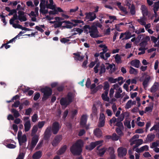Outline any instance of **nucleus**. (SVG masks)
I'll return each mask as SVG.
<instances>
[{"mask_svg":"<svg viewBox=\"0 0 159 159\" xmlns=\"http://www.w3.org/2000/svg\"><path fill=\"white\" fill-rule=\"evenodd\" d=\"M118 156L120 157L125 156L127 153V149L123 147H120L117 149Z\"/></svg>","mask_w":159,"mask_h":159,"instance_id":"8","label":"nucleus"},{"mask_svg":"<svg viewBox=\"0 0 159 159\" xmlns=\"http://www.w3.org/2000/svg\"><path fill=\"white\" fill-rule=\"evenodd\" d=\"M61 139V136H56L52 143V145L54 147L57 146L58 144Z\"/></svg>","mask_w":159,"mask_h":159,"instance_id":"15","label":"nucleus"},{"mask_svg":"<svg viewBox=\"0 0 159 159\" xmlns=\"http://www.w3.org/2000/svg\"><path fill=\"white\" fill-rule=\"evenodd\" d=\"M116 5L118 6L120 10L123 11L125 14H127L128 13V11H127L126 8L123 6H122L121 5V3L120 2H117Z\"/></svg>","mask_w":159,"mask_h":159,"instance_id":"23","label":"nucleus"},{"mask_svg":"<svg viewBox=\"0 0 159 159\" xmlns=\"http://www.w3.org/2000/svg\"><path fill=\"white\" fill-rule=\"evenodd\" d=\"M32 111V109L31 108H30L26 109L25 110V115H29L31 114Z\"/></svg>","mask_w":159,"mask_h":159,"instance_id":"60","label":"nucleus"},{"mask_svg":"<svg viewBox=\"0 0 159 159\" xmlns=\"http://www.w3.org/2000/svg\"><path fill=\"white\" fill-rule=\"evenodd\" d=\"M115 59L117 63H121L122 62L120 56L119 55V54H117L116 55Z\"/></svg>","mask_w":159,"mask_h":159,"instance_id":"44","label":"nucleus"},{"mask_svg":"<svg viewBox=\"0 0 159 159\" xmlns=\"http://www.w3.org/2000/svg\"><path fill=\"white\" fill-rule=\"evenodd\" d=\"M16 12V10L13 9L11 10V11L9 12V13L8 14V15L11 16V15H13V14L15 15L16 14H17Z\"/></svg>","mask_w":159,"mask_h":159,"instance_id":"61","label":"nucleus"},{"mask_svg":"<svg viewBox=\"0 0 159 159\" xmlns=\"http://www.w3.org/2000/svg\"><path fill=\"white\" fill-rule=\"evenodd\" d=\"M51 129V126H49L46 129L44 133V138L45 140H48L51 136L52 132Z\"/></svg>","mask_w":159,"mask_h":159,"instance_id":"10","label":"nucleus"},{"mask_svg":"<svg viewBox=\"0 0 159 159\" xmlns=\"http://www.w3.org/2000/svg\"><path fill=\"white\" fill-rule=\"evenodd\" d=\"M109 92L105 91L102 94V99H109V98L108 96Z\"/></svg>","mask_w":159,"mask_h":159,"instance_id":"36","label":"nucleus"},{"mask_svg":"<svg viewBox=\"0 0 159 159\" xmlns=\"http://www.w3.org/2000/svg\"><path fill=\"white\" fill-rule=\"evenodd\" d=\"M150 40V37L149 36H146L142 38V40L141 43H144L148 44V42Z\"/></svg>","mask_w":159,"mask_h":159,"instance_id":"41","label":"nucleus"},{"mask_svg":"<svg viewBox=\"0 0 159 159\" xmlns=\"http://www.w3.org/2000/svg\"><path fill=\"white\" fill-rule=\"evenodd\" d=\"M66 145L63 146L58 151L57 154L61 155L63 153L66 151Z\"/></svg>","mask_w":159,"mask_h":159,"instance_id":"38","label":"nucleus"},{"mask_svg":"<svg viewBox=\"0 0 159 159\" xmlns=\"http://www.w3.org/2000/svg\"><path fill=\"white\" fill-rule=\"evenodd\" d=\"M103 86L102 84H100L98 85L93 89V93L96 92L98 90L102 89L103 88Z\"/></svg>","mask_w":159,"mask_h":159,"instance_id":"45","label":"nucleus"},{"mask_svg":"<svg viewBox=\"0 0 159 159\" xmlns=\"http://www.w3.org/2000/svg\"><path fill=\"white\" fill-rule=\"evenodd\" d=\"M71 102V100H60V102L62 108L65 109Z\"/></svg>","mask_w":159,"mask_h":159,"instance_id":"14","label":"nucleus"},{"mask_svg":"<svg viewBox=\"0 0 159 159\" xmlns=\"http://www.w3.org/2000/svg\"><path fill=\"white\" fill-rule=\"evenodd\" d=\"M46 7L48 8H49L52 10L55 9V6L51 4H48L46 5Z\"/></svg>","mask_w":159,"mask_h":159,"instance_id":"62","label":"nucleus"},{"mask_svg":"<svg viewBox=\"0 0 159 159\" xmlns=\"http://www.w3.org/2000/svg\"><path fill=\"white\" fill-rule=\"evenodd\" d=\"M124 118V115L121 114L120 116L118 118L117 120L118 121H121L123 120Z\"/></svg>","mask_w":159,"mask_h":159,"instance_id":"63","label":"nucleus"},{"mask_svg":"<svg viewBox=\"0 0 159 159\" xmlns=\"http://www.w3.org/2000/svg\"><path fill=\"white\" fill-rule=\"evenodd\" d=\"M149 148L148 145H146L140 148L141 151H147L148 150Z\"/></svg>","mask_w":159,"mask_h":159,"instance_id":"53","label":"nucleus"},{"mask_svg":"<svg viewBox=\"0 0 159 159\" xmlns=\"http://www.w3.org/2000/svg\"><path fill=\"white\" fill-rule=\"evenodd\" d=\"M139 136L138 134L134 135L133 137L129 139V142H130V145H132L134 144H135L138 139L139 138Z\"/></svg>","mask_w":159,"mask_h":159,"instance_id":"17","label":"nucleus"},{"mask_svg":"<svg viewBox=\"0 0 159 159\" xmlns=\"http://www.w3.org/2000/svg\"><path fill=\"white\" fill-rule=\"evenodd\" d=\"M38 116L36 114H34L32 117V120L33 122H35L37 120Z\"/></svg>","mask_w":159,"mask_h":159,"instance_id":"50","label":"nucleus"},{"mask_svg":"<svg viewBox=\"0 0 159 159\" xmlns=\"http://www.w3.org/2000/svg\"><path fill=\"white\" fill-rule=\"evenodd\" d=\"M140 61L138 60H132L130 62V64L135 67L138 68L139 66Z\"/></svg>","mask_w":159,"mask_h":159,"instance_id":"22","label":"nucleus"},{"mask_svg":"<svg viewBox=\"0 0 159 159\" xmlns=\"http://www.w3.org/2000/svg\"><path fill=\"white\" fill-rule=\"evenodd\" d=\"M159 8V2H155L154 5L153 11L155 14L156 16L157 15V11L158 10Z\"/></svg>","mask_w":159,"mask_h":159,"instance_id":"32","label":"nucleus"},{"mask_svg":"<svg viewBox=\"0 0 159 159\" xmlns=\"http://www.w3.org/2000/svg\"><path fill=\"white\" fill-rule=\"evenodd\" d=\"M77 25L76 24H69V25H66L65 26H63V27L64 28H71L73 26H75Z\"/></svg>","mask_w":159,"mask_h":159,"instance_id":"57","label":"nucleus"},{"mask_svg":"<svg viewBox=\"0 0 159 159\" xmlns=\"http://www.w3.org/2000/svg\"><path fill=\"white\" fill-rule=\"evenodd\" d=\"M51 127V131L53 134H56L58 132L61 127L58 122H55L53 123Z\"/></svg>","mask_w":159,"mask_h":159,"instance_id":"6","label":"nucleus"},{"mask_svg":"<svg viewBox=\"0 0 159 159\" xmlns=\"http://www.w3.org/2000/svg\"><path fill=\"white\" fill-rule=\"evenodd\" d=\"M75 94L71 93H69L67 95L68 99H72L74 98Z\"/></svg>","mask_w":159,"mask_h":159,"instance_id":"51","label":"nucleus"},{"mask_svg":"<svg viewBox=\"0 0 159 159\" xmlns=\"http://www.w3.org/2000/svg\"><path fill=\"white\" fill-rule=\"evenodd\" d=\"M147 45L146 43L141 42L139 44L140 47L139 48V50L140 51L141 50H147L148 49L146 47Z\"/></svg>","mask_w":159,"mask_h":159,"instance_id":"31","label":"nucleus"},{"mask_svg":"<svg viewBox=\"0 0 159 159\" xmlns=\"http://www.w3.org/2000/svg\"><path fill=\"white\" fill-rule=\"evenodd\" d=\"M135 103L136 102L135 101H133L132 102V101L131 100H129L127 103L125 105V108L129 109L130 108L132 105H133L134 104H135Z\"/></svg>","mask_w":159,"mask_h":159,"instance_id":"33","label":"nucleus"},{"mask_svg":"<svg viewBox=\"0 0 159 159\" xmlns=\"http://www.w3.org/2000/svg\"><path fill=\"white\" fill-rule=\"evenodd\" d=\"M159 90V84L157 82H155L150 89V91L152 93H155Z\"/></svg>","mask_w":159,"mask_h":159,"instance_id":"16","label":"nucleus"},{"mask_svg":"<svg viewBox=\"0 0 159 159\" xmlns=\"http://www.w3.org/2000/svg\"><path fill=\"white\" fill-rule=\"evenodd\" d=\"M141 9L142 11L143 16H146L148 15V9L145 6L142 5L141 6Z\"/></svg>","mask_w":159,"mask_h":159,"instance_id":"19","label":"nucleus"},{"mask_svg":"<svg viewBox=\"0 0 159 159\" xmlns=\"http://www.w3.org/2000/svg\"><path fill=\"white\" fill-rule=\"evenodd\" d=\"M54 27L55 28L60 27L63 23V22L61 21H54Z\"/></svg>","mask_w":159,"mask_h":159,"instance_id":"43","label":"nucleus"},{"mask_svg":"<svg viewBox=\"0 0 159 159\" xmlns=\"http://www.w3.org/2000/svg\"><path fill=\"white\" fill-rule=\"evenodd\" d=\"M81 52H78L76 53H74L73 54L74 55L73 57L75 60L76 61H82L84 57V56H81L80 54Z\"/></svg>","mask_w":159,"mask_h":159,"instance_id":"12","label":"nucleus"},{"mask_svg":"<svg viewBox=\"0 0 159 159\" xmlns=\"http://www.w3.org/2000/svg\"><path fill=\"white\" fill-rule=\"evenodd\" d=\"M83 141L81 140H79L70 148V152L74 155H79L82 152V148L83 147Z\"/></svg>","mask_w":159,"mask_h":159,"instance_id":"1","label":"nucleus"},{"mask_svg":"<svg viewBox=\"0 0 159 159\" xmlns=\"http://www.w3.org/2000/svg\"><path fill=\"white\" fill-rule=\"evenodd\" d=\"M150 76H148L146 77L144 80L143 81V84L144 88L145 89L148 86V83L149 82L150 80Z\"/></svg>","mask_w":159,"mask_h":159,"instance_id":"28","label":"nucleus"},{"mask_svg":"<svg viewBox=\"0 0 159 159\" xmlns=\"http://www.w3.org/2000/svg\"><path fill=\"white\" fill-rule=\"evenodd\" d=\"M155 137V135L154 134H149L147 135V137L146 138V141L147 142H151L153 141Z\"/></svg>","mask_w":159,"mask_h":159,"instance_id":"21","label":"nucleus"},{"mask_svg":"<svg viewBox=\"0 0 159 159\" xmlns=\"http://www.w3.org/2000/svg\"><path fill=\"white\" fill-rule=\"evenodd\" d=\"M24 157V154L23 152H20L16 159H23Z\"/></svg>","mask_w":159,"mask_h":159,"instance_id":"64","label":"nucleus"},{"mask_svg":"<svg viewBox=\"0 0 159 159\" xmlns=\"http://www.w3.org/2000/svg\"><path fill=\"white\" fill-rule=\"evenodd\" d=\"M157 147H159V140H157L152 143V144L150 145V148H152Z\"/></svg>","mask_w":159,"mask_h":159,"instance_id":"39","label":"nucleus"},{"mask_svg":"<svg viewBox=\"0 0 159 159\" xmlns=\"http://www.w3.org/2000/svg\"><path fill=\"white\" fill-rule=\"evenodd\" d=\"M116 131L117 133L119 135V136H121L123 135V133L120 128H117L116 129Z\"/></svg>","mask_w":159,"mask_h":159,"instance_id":"54","label":"nucleus"},{"mask_svg":"<svg viewBox=\"0 0 159 159\" xmlns=\"http://www.w3.org/2000/svg\"><path fill=\"white\" fill-rule=\"evenodd\" d=\"M117 121V119L115 117H113L111 120H110L109 122V124L111 126H112V124L116 122Z\"/></svg>","mask_w":159,"mask_h":159,"instance_id":"55","label":"nucleus"},{"mask_svg":"<svg viewBox=\"0 0 159 159\" xmlns=\"http://www.w3.org/2000/svg\"><path fill=\"white\" fill-rule=\"evenodd\" d=\"M114 92V89H112V88H111L109 91V96L110 98V99H114L113 98V94Z\"/></svg>","mask_w":159,"mask_h":159,"instance_id":"47","label":"nucleus"},{"mask_svg":"<svg viewBox=\"0 0 159 159\" xmlns=\"http://www.w3.org/2000/svg\"><path fill=\"white\" fill-rule=\"evenodd\" d=\"M11 111L13 114V116L15 118H17L20 116L19 112L16 109H12L11 110Z\"/></svg>","mask_w":159,"mask_h":159,"instance_id":"30","label":"nucleus"},{"mask_svg":"<svg viewBox=\"0 0 159 159\" xmlns=\"http://www.w3.org/2000/svg\"><path fill=\"white\" fill-rule=\"evenodd\" d=\"M85 31H88L89 30L90 36L92 38H96L99 36L98 34V31L96 26L93 25L90 26L89 25H85L84 27Z\"/></svg>","mask_w":159,"mask_h":159,"instance_id":"3","label":"nucleus"},{"mask_svg":"<svg viewBox=\"0 0 159 159\" xmlns=\"http://www.w3.org/2000/svg\"><path fill=\"white\" fill-rule=\"evenodd\" d=\"M122 91L121 88H119L116 91L115 94V97L116 98H121L122 97V94L120 93Z\"/></svg>","mask_w":159,"mask_h":159,"instance_id":"20","label":"nucleus"},{"mask_svg":"<svg viewBox=\"0 0 159 159\" xmlns=\"http://www.w3.org/2000/svg\"><path fill=\"white\" fill-rule=\"evenodd\" d=\"M99 68L100 70V74H102L105 72V66L103 64H102L100 66H99Z\"/></svg>","mask_w":159,"mask_h":159,"instance_id":"37","label":"nucleus"},{"mask_svg":"<svg viewBox=\"0 0 159 159\" xmlns=\"http://www.w3.org/2000/svg\"><path fill=\"white\" fill-rule=\"evenodd\" d=\"M143 141L141 139H138L137 140L135 145L133 147V150H134V149L139 146L143 143Z\"/></svg>","mask_w":159,"mask_h":159,"instance_id":"34","label":"nucleus"},{"mask_svg":"<svg viewBox=\"0 0 159 159\" xmlns=\"http://www.w3.org/2000/svg\"><path fill=\"white\" fill-rule=\"evenodd\" d=\"M124 125L126 126L128 128H131V125L130 124V120H125L124 121Z\"/></svg>","mask_w":159,"mask_h":159,"instance_id":"46","label":"nucleus"},{"mask_svg":"<svg viewBox=\"0 0 159 159\" xmlns=\"http://www.w3.org/2000/svg\"><path fill=\"white\" fill-rule=\"evenodd\" d=\"M119 137L117 136L116 133H114L112 135V139L114 141L118 140L119 139Z\"/></svg>","mask_w":159,"mask_h":159,"instance_id":"48","label":"nucleus"},{"mask_svg":"<svg viewBox=\"0 0 159 159\" xmlns=\"http://www.w3.org/2000/svg\"><path fill=\"white\" fill-rule=\"evenodd\" d=\"M22 132L21 131H19L17 135V139L20 145L22 143L25 142L27 141L26 135L25 134L22 135Z\"/></svg>","mask_w":159,"mask_h":159,"instance_id":"7","label":"nucleus"},{"mask_svg":"<svg viewBox=\"0 0 159 159\" xmlns=\"http://www.w3.org/2000/svg\"><path fill=\"white\" fill-rule=\"evenodd\" d=\"M129 70V73L130 74H134V75H137L138 73V70L132 67H130Z\"/></svg>","mask_w":159,"mask_h":159,"instance_id":"40","label":"nucleus"},{"mask_svg":"<svg viewBox=\"0 0 159 159\" xmlns=\"http://www.w3.org/2000/svg\"><path fill=\"white\" fill-rule=\"evenodd\" d=\"M18 16L17 14L14 15L13 17L9 20L10 24L13 25L15 24L14 23V21L19 20L20 21H25L27 20L26 16L25 15V12L23 11H18Z\"/></svg>","mask_w":159,"mask_h":159,"instance_id":"2","label":"nucleus"},{"mask_svg":"<svg viewBox=\"0 0 159 159\" xmlns=\"http://www.w3.org/2000/svg\"><path fill=\"white\" fill-rule=\"evenodd\" d=\"M24 130L25 132L29 131L31 127V122L30 120L26 121L24 124Z\"/></svg>","mask_w":159,"mask_h":159,"instance_id":"18","label":"nucleus"},{"mask_svg":"<svg viewBox=\"0 0 159 159\" xmlns=\"http://www.w3.org/2000/svg\"><path fill=\"white\" fill-rule=\"evenodd\" d=\"M86 18L89 21H93L97 17L96 14L94 12H86L85 13Z\"/></svg>","mask_w":159,"mask_h":159,"instance_id":"9","label":"nucleus"},{"mask_svg":"<svg viewBox=\"0 0 159 159\" xmlns=\"http://www.w3.org/2000/svg\"><path fill=\"white\" fill-rule=\"evenodd\" d=\"M130 12L132 15H134L135 14V7L133 5H132L131 6Z\"/></svg>","mask_w":159,"mask_h":159,"instance_id":"49","label":"nucleus"},{"mask_svg":"<svg viewBox=\"0 0 159 159\" xmlns=\"http://www.w3.org/2000/svg\"><path fill=\"white\" fill-rule=\"evenodd\" d=\"M38 129V126L36 125H34L33 126L31 130V136H34V135H36L35 134L37 132Z\"/></svg>","mask_w":159,"mask_h":159,"instance_id":"35","label":"nucleus"},{"mask_svg":"<svg viewBox=\"0 0 159 159\" xmlns=\"http://www.w3.org/2000/svg\"><path fill=\"white\" fill-rule=\"evenodd\" d=\"M103 140H100L95 142H92L89 145L85 147L86 149L90 151L94 149L96 146L100 145L103 143Z\"/></svg>","mask_w":159,"mask_h":159,"instance_id":"5","label":"nucleus"},{"mask_svg":"<svg viewBox=\"0 0 159 159\" xmlns=\"http://www.w3.org/2000/svg\"><path fill=\"white\" fill-rule=\"evenodd\" d=\"M108 151L109 152L110 155H115L114 149L113 147H110L108 148Z\"/></svg>","mask_w":159,"mask_h":159,"instance_id":"52","label":"nucleus"},{"mask_svg":"<svg viewBox=\"0 0 159 159\" xmlns=\"http://www.w3.org/2000/svg\"><path fill=\"white\" fill-rule=\"evenodd\" d=\"M87 120V117L86 116L84 115L82 116L80 123L81 125L83 127L85 126Z\"/></svg>","mask_w":159,"mask_h":159,"instance_id":"24","label":"nucleus"},{"mask_svg":"<svg viewBox=\"0 0 159 159\" xmlns=\"http://www.w3.org/2000/svg\"><path fill=\"white\" fill-rule=\"evenodd\" d=\"M42 152L40 151L35 152L33 156V157L34 159H39L42 156Z\"/></svg>","mask_w":159,"mask_h":159,"instance_id":"25","label":"nucleus"},{"mask_svg":"<svg viewBox=\"0 0 159 159\" xmlns=\"http://www.w3.org/2000/svg\"><path fill=\"white\" fill-rule=\"evenodd\" d=\"M94 133L97 137H100L102 136V132L99 129H96L94 131Z\"/></svg>","mask_w":159,"mask_h":159,"instance_id":"27","label":"nucleus"},{"mask_svg":"<svg viewBox=\"0 0 159 159\" xmlns=\"http://www.w3.org/2000/svg\"><path fill=\"white\" fill-rule=\"evenodd\" d=\"M147 20V18L145 16H143L140 19L137 20V21L142 25H145L146 23L145 21Z\"/></svg>","mask_w":159,"mask_h":159,"instance_id":"26","label":"nucleus"},{"mask_svg":"<svg viewBox=\"0 0 159 159\" xmlns=\"http://www.w3.org/2000/svg\"><path fill=\"white\" fill-rule=\"evenodd\" d=\"M103 88L105 91L109 92L110 88V85L107 81H105L103 83Z\"/></svg>","mask_w":159,"mask_h":159,"instance_id":"29","label":"nucleus"},{"mask_svg":"<svg viewBox=\"0 0 159 159\" xmlns=\"http://www.w3.org/2000/svg\"><path fill=\"white\" fill-rule=\"evenodd\" d=\"M102 144L99 145L97 148V150L98 151L97 152L100 156H102L107 150V148L104 147L100 148V146H102Z\"/></svg>","mask_w":159,"mask_h":159,"instance_id":"13","label":"nucleus"},{"mask_svg":"<svg viewBox=\"0 0 159 159\" xmlns=\"http://www.w3.org/2000/svg\"><path fill=\"white\" fill-rule=\"evenodd\" d=\"M41 92L43 93V97L42 99H47L49 98L52 93V90L49 87H46L41 89Z\"/></svg>","mask_w":159,"mask_h":159,"instance_id":"4","label":"nucleus"},{"mask_svg":"<svg viewBox=\"0 0 159 159\" xmlns=\"http://www.w3.org/2000/svg\"><path fill=\"white\" fill-rule=\"evenodd\" d=\"M12 26L13 27L16 28H19L22 29L23 30H26V28L25 27H23L22 25L18 24H13L12 25Z\"/></svg>","mask_w":159,"mask_h":159,"instance_id":"42","label":"nucleus"},{"mask_svg":"<svg viewBox=\"0 0 159 159\" xmlns=\"http://www.w3.org/2000/svg\"><path fill=\"white\" fill-rule=\"evenodd\" d=\"M31 144L30 145L31 148H33L36 145L39 140V136L37 135L32 136Z\"/></svg>","mask_w":159,"mask_h":159,"instance_id":"11","label":"nucleus"},{"mask_svg":"<svg viewBox=\"0 0 159 159\" xmlns=\"http://www.w3.org/2000/svg\"><path fill=\"white\" fill-rule=\"evenodd\" d=\"M108 81L111 83H115L117 81V79H114L111 77H109L108 79Z\"/></svg>","mask_w":159,"mask_h":159,"instance_id":"56","label":"nucleus"},{"mask_svg":"<svg viewBox=\"0 0 159 159\" xmlns=\"http://www.w3.org/2000/svg\"><path fill=\"white\" fill-rule=\"evenodd\" d=\"M45 123V122L44 121H42L41 122H39L38 124V127L39 129H41L44 126Z\"/></svg>","mask_w":159,"mask_h":159,"instance_id":"59","label":"nucleus"},{"mask_svg":"<svg viewBox=\"0 0 159 159\" xmlns=\"http://www.w3.org/2000/svg\"><path fill=\"white\" fill-rule=\"evenodd\" d=\"M21 89L24 93L28 92L30 89V88L28 87H26L25 86H21Z\"/></svg>","mask_w":159,"mask_h":159,"instance_id":"58","label":"nucleus"}]
</instances>
